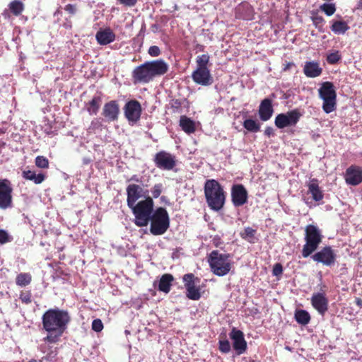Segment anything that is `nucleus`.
Masks as SVG:
<instances>
[{
	"mask_svg": "<svg viewBox=\"0 0 362 362\" xmlns=\"http://www.w3.org/2000/svg\"><path fill=\"white\" fill-rule=\"evenodd\" d=\"M248 194L245 187L241 184L233 185L231 188V200L235 207H239L247 202Z\"/></svg>",
	"mask_w": 362,
	"mask_h": 362,
	"instance_id": "2eb2a0df",
	"label": "nucleus"
},
{
	"mask_svg": "<svg viewBox=\"0 0 362 362\" xmlns=\"http://www.w3.org/2000/svg\"><path fill=\"white\" fill-rule=\"evenodd\" d=\"M209 57L207 54L198 56L197 58V68H207Z\"/></svg>",
	"mask_w": 362,
	"mask_h": 362,
	"instance_id": "4c0bfd02",
	"label": "nucleus"
},
{
	"mask_svg": "<svg viewBox=\"0 0 362 362\" xmlns=\"http://www.w3.org/2000/svg\"><path fill=\"white\" fill-rule=\"evenodd\" d=\"M283 272V267L281 264L277 263L274 266L272 274L274 276H280Z\"/></svg>",
	"mask_w": 362,
	"mask_h": 362,
	"instance_id": "de8ad7c7",
	"label": "nucleus"
},
{
	"mask_svg": "<svg viewBox=\"0 0 362 362\" xmlns=\"http://www.w3.org/2000/svg\"><path fill=\"white\" fill-rule=\"evenodd\" d=\"M9 8L15 16H18L23 10V4L21 1L15 0L10 3Z\"/></svg>",
	"mask_w": 362,
	"mask_h": 362,
	"instance_id": "f704fd0d",
	"label": "nucleus"
},
{
	"mask_svg": "<svg viewBox=\"0 0 362 362\" xmlns=\"http://www.w3.org/2000/svg\"><path fill=\"white\" fill-rule=\"evenodd\" d=\"M168 64L162 59L147 62L134 69L132 76L135 83H147L158 76L165 74Z\"/></svg>",
	"mask_w": 362,
	"mask_h": 362,
	"instance_id": "f257e3e1",
	"label": "nucleus"
},
{
	"mask_svg": "<svg viewBox=\"0 0 362 362\" xmlns=\"http://www.w3.org/2000/svg\"><path fill=\"white\" fill-rule=\"evenodd\" d=\"M95 37L98 42L101 45H106L115 40V35L110 28L99 30Z\"/></svg>",
	"mask_w": 362,
	"mask_h": 362,
	"instance_id": "b1692460",
	"label": "nucleus"
},
{
	"mask_svg": "<svg viewBox=\"0 0 362 362\" xmlns=\"http://www.w3.org/2000/svg\"><path fill=\"white\" fill-rule=\"evenodd\" d=\"M273 112L272 100L269 98L264 99L259 107V115L261 120L264 122L269 120L272 117Z\"/></svg>",
	"mask_w": 362,
	"mask_h": 362,
	"instance_id": "4be33fe9",
	"label": "nucleus"
},
{
	"mask_svg": "<svg viewBox=\"0 0 362 362\" xmlns=\"http://www.w3.org/2000/svg\"><path fill=\"white\" fill-rule=\"evenodd\" d=\"M130 180L136 182H139V183H140V185H141V186H146V187L148 186V179L146 178L145 177H139L138 175H134L131 177Z\"/></svg>",
	"mask_w": 362,
	"mask_h": 362,
	"instance_id": "c03bdc74",
	"label": "nucleus"
},
{
	"mask_svg": "<svg viewBox=\"0 0 362 362\" xmlns=\"http://www.w3.org/2000/svg\"><path fill=\"white\" fill-rule=\"evenodd\" d=\"M256 230L250 228L246 227L243 232L240 233V236L243 239L247 240L250 243H255L257 241V238L255 236Z\"/></svg>",
	"mask_w": 362,
	"mask_h": 362,
	"instance_id": "c756f323",
	"label": "nucleus"
},
{
	"mask_svg": "<svg viewBox=\"0 0 362 362\" xmlns=\"http://www.w3.org/2000/svg\"><path fill=\"white\" fill-rule=\"evenodd\" d=\"M303 72L307 77L315 78L321 75L322 69L317 62H307L304 65Z\"/></svg>",
	"mask_w": 362,
	"mask_h": 362,
	"instance_id": "5701e85b",
	"label": "nucleus"
},
{
	"mask_svg": "<svg viewBox=\"0 0 362 362\" xmlns=\"http://www.w3.org/2000/svg\"><path fill=\"white\" fill-rule=\"evenodd\" d=\"M119 114V107L116 100H111L104 105L102 115L105 122H112L117 121Z\"/></svg>",
	"mask_w": 362,
	"mask_h": 362,
	"instance_id": "aec40b11",
	"label": "nucleus"
},
{
	"mask_svg": "<svg viewBox=\"0 0 362 362\" xmlns=\"http://www.w3.org/2000/svg\"><path fill=\"white\" fill-rule=\"evenodd\" d=\"M12 240L9 234L3 229H0V244H4Z\"/></svg>",
	"mask_w": 362,
	"mask_h": 362,
	"instance_id": "37998d69",
	"label": "nucleus"
},
{
	"mask_svg": "<svg viewBox=\"0 0 362 362\" xmlns=\"http://www.w3.org/2000/svg\"><path fill=\"white\" fill-rule=\"evenodd\" d=\"M12 188L8 180H0V209H6L11 206Z\"/></svg>",
	"mask_w": 362,
	"mask_h": 362,
	"instance_id": "4468645a",
	"label": "nucleus"
},
{
	"mask_svg": "<svg viewBox=\"0 0 362 362\" xmlns=\"http://www.w3.org/2000/svg\"><path fill=\"white\" fill-rule=\"evenodd\" d=\"M173 280L172 275L164 274L159 281L158 289L164 293H168L170 289L171 282Z\"/></svg>",
	"mask_w": 362,
	"mask_h": 362,
	"instance_id": "c85d7f7f",
	"label": "nucleus"
},
{
	"mask_svg": "<svg viewBox=\"0 0 362 362\" xmlns=\"http://www.w3.org/2000/svg\"><path fill=\"white\" fill-rule=\"evenodd\" d=\"M206 203L211 209L218 211L225 204L226 196L221 185L215 180H207L204 185Z\"/></svg>",
	"mask_w": 362,
	"mask_h": 362,
	"instance_id": "7ed1b4c3",
	"label": "nucleus"
},
{
	"mask_svg": "<svg viewBox=\"0 0 362 362\" xmlns=\"http://www.w3.org/2000/svg\"><path fill=\"white\" fill-rule=\"evenodd\" d=\"M180 126L182 127V129L187 134L194 133L196 130L194 122L186 116H182L180 117Z\"/></svg>",
	"mask_w": 362,
	"mask_h": 362,
	"instance_id": "bb28decb",
	"label": "nucleus"
},
{
	"mask_svg": "<svg viewBox=\"0 0 362 362\" xmlns=\"http://www.w3.org/2000/svg\"><path fill=\"white\" fill-rule=\"evenodd\" d=\"M346 182L352 186H356L362 182V167L358 165L349 166L345 172Z\"/></svg>",
	"mask_w": 362,
	"mask_h": 362,
	"instance_id": "a211bd4d",
	"label": "nucleus"
},
{
	"mask_svg": "<svg viewBox=\"0 0 362 362\" xmlns=\"http://www.w3.org/2000/svg\"><path fill=\"white\" fill-rule=\"evenodd\" d=\"M162 189H163L162 184L159 183V184L155 185L153 186V187L151 189L152 196L154 198H158L160 195V194L162 192Z\"/></svg>",
	"mask_w": 362,
	"mask_h": 362,
	"instance_id": "a18cd8bd",
	"label": "nucleus"
},
{
	"mask_svg": "<svg viewBox=\"0 0 362 362\" xmlns=\"http://www.w3.org/2000/svg\"><path fill=\"white\" fill-rule=\"evenodd\" d=\"M160 53V51L158 46H151L148 49V54L152 57H157Z\"/></svg>",
	"mask_w": 362,
	"mask_h": 362,
	"instance_id": "09e8293b",
	"label": "nucleus"
},
{
	"mask_svg": "<svg viewBox=\"0 0 362 362\" xmlns=\"http://www.w3.org/2000/svg\"><path fill=\"white\" fill-rule=\"evenodd\" d=\"M311 19H312V21H313L314 25L317 28H318V29L322 28V27L323 26L324 23H325V20L322 16L315 14L311 17Z\"/></svg>",
	"mask_w": 362,
	"mask_h": 362,
	"instance_id": "ea45409f",
	"label": "nucleus"
},
{
	"mask_svg": "<svg viewBox=\"0 0 362 362\" xmlns=\"http://www.w3.org/2000/svg\"><path fill=\"white\" fill-rule=\"evenodd\" d=\"M120 4L127 6H133L136 4L137 0H118Z\"/></svg>",
	"mask_w": 362,
	"mask_h": 362,
	"instance_id": "603ef678",
	"label": "nucleus"
},
{
	"mask_svg": "<svg viewBox=\"0 0 362 362\" xmlns=\"http://www.w3.org/2000/svg\"><path fill=\"white\" fill-rule=\"evenodd\" d=\"M70 320L67 312L60 310H49L42 317V323L45 329L50 332L61 335L66 327Z\"/></svg>",
	"mask_w": 362,
	"mask_h": 362,
	"instance_id": "f03ea898",
	"label": "nucleus"
},
{
	"mask_svg": "<svg viewBox=\"0 0 362 362\" xmlns=\"http://www.w3.org/2000/svg\"><path fill=\"white\" fill-rule=\"evenodd\" d=\"M349 28L347 23L341 21H334L331 27L332 31L338 35L344 34Z\"/></svg>",
	"mask_w": 362,
	"mask_h": 362,
	"instance_id": "7c9ffc66",
	"label": "nucleus"
},
{
	"mask_svg": "<svg viewBox=\"0 0 362 362\" xmlns=\"http://www.w3.org/2000/svg\"><path fill=\"white\" fill-rule=\"evenodd\" d=\"M92 329L95 332H99L103 329V324L100 319H95L92 322Z\"/></svg>",
	"mask_w": 362,
	"mask_h": 362,
	"instance_id": "49530a36",
	"label": "nucleus"
},
{
	"mask_svg": "<svg viewBox=\"0 0 362 362\" xmlns=\"http://www.w3.org/2000/svg\"><path fill=\"white\" fill-rule=\"evenodd\" d=\"M52 333V332H50V334L47 335V337L45 338V340H47L49 342H54L57 340V337L59 335L55 333L54 336H53Z\"/></svg>",
	"mask_w": 362,
	"mask_h": 362,
	"instance_id": "864d4df0",
	"label": "nucleus"
},
{
	"mask_svg": "<svg viewBox=\"0 0 362 362\" xmlns=\"http://www.w3.org/2000/svg\"><path fill=\"white\" fill-rule=\"evenodd\" d=\"M31 281V276L28 273H21L16 277V282L18 286H25Z\"/></svg>",
	"mask_w": 362,
	"mask_h": 362,
	"instance_id": "473e14b6",
	"label": "nucleus"
},
{
	"mask_svg": "<svg viewBox=\"0 0 362 362\" xmlns=\"http://www.w3.org/2000/svg\"><path fill=\"white\" fill-rule=\"evenodd\" d=\"M301 114L298 110H293L286 113H281L275 118V125L279 129L295 126L299 121Z\"/></svg>",
	"mask_w": 362,
	"mask_h": 362,
	"instance_id": "1a4fd4ad",
	"label": "nucleus"
},
{
	"mask_svg": "<svg viewBox=\"0 0 362 362\" xmlns=\"http://www.w3.org/2000/svg\"><path fill=\"white\" fill-rule=\"evenodd\" d=\"M356 302L357 305L362 307V300L361 298H356Z\"/></svg>",
	"mask_w": 362,
	"mask_h": 362,
	"instance_id": "6e6d98bb",
	"label": "nucleus"
},
{
	"mask_svg": "<svg viewBox=\"0 0 362 362\" xmlns=\"http://www.w3.org/2000/svg\"><path fill=\"white\" fill-rule=\"evenodd\" d=\"M311 303L321 315H324L328 310V300L323 293H313L311 297Z\"/></svg>",
	"mask_w": 362,
	"mask_h": 362,
	"instance_id": "412c9836",
	"label": "nucleus"
},
{
	"mask_svg": "<svg viewBox=\"0 0 362 362\" xmlns=\"http://www.w3.org/2000/svg\"><path fill=\"white\" fill-rule=\"evenodd\" d=\"M134 215V223L139 227L146 226L153 214V201L150 197L129 206Z\"/></svg>",
	"mask_w": 362,
	"mask_h": 362,
	"instance_id": "20e7f679",
	"label": "nucleus"
},
{
	"mask_svg": "<svg viewBox=\"0 0 362 362\" xmlns=\"http://www.w3.org/2000/svg\"><path fill=\"white\" fill-rule=\"evenodd\" d=\"M193 81L204 86H208L213 83L214 79L208 68H197L192 73Z\"/></svg>",
	"mask_w": 362,
	"mask_h": 362,
	"instance_id": "6ab92c4d",
	"label": "nucleus"
},
{
	"mask_svg": "<svg viewBox=\"0 0 362 362\" xmlns=\"http://www.w3.org/2000/svg\"><path fill=\"white\" fill-rule=\"evenodd\" d=\"M341 59V56L339 51H333L327 54V62L329 64H335Z\"/></svg>",
	"mask_w": 362,
	"mask_h": 362,
	"instance_id": "c9c22d12",
	"label": "nucleus"
},
{
	"mask_svg": "<svg viewBox=\"0 0 362 362\" xmlns=\"http://www.w3.org/2000/svg\"><path fill=\"white\" fill-rule=\"evenodd\" d=\"M320 9L328 16H332L336 11V7L334 4H323L320 6Z\"/></svg>",
	"mask_w": 362,
	"mask_h": 362,
	"instance_id": "e433bc0d",
	"label": "nucleus"
},
{
	"mask_svg": "<svg viewBox=\"0 0 362 362\" xmlns=\"http://www.w3.org/2000/svg\"><path fill=\"white\" fill-rule=\"evenodd\" d=\"M101 98L100 96H94L93 99L86 105V109L89 115H95L98 113L101 105Z\"/></svg>",
	"mask_w": 362,
	"mask_h": 362,
	"instance_id": "cd10ccee",
	"label": "nucleus"
},
{
	"mask_svg": "<svg viewBox=\"0 0 362 362\" xmlns=\"http://www.w3.org/2000/svg\"><path fill=\"white\" fill-rule=\"evenodd\" d=\"M295 319L298 323L305 325L309 323L310 316L307 311L304 310H299L296 311Z\"/></svg>",
	"mask_w": 362,
	"mask_h": 362,
	"instance_id": "2f4dec72",
	"label": "nucleus"
},
{
	"mask_svg": "<svg viewBox=\"0 0 362 362\" xmlns=\"http://www.w3.org/2000/svg\"><path fill=\"white\" fill-rule=\"evenodd\" d=\"M319 98L322 100V110L329 114L336 109L337 93L332 82L326 81L320 84L318 89Z\"/></svg>",
	"mask_w": 362,
	"mask_h": 362,
	"instance_id": "0eeeda50",
	"label": "nucleus"
},
{
	"mask_svg": "<svg viewBox=\"0 0 362 362\" xmlns=\"http://www.w3.org/2000/svg\"><path fill=\"white\" fill-rule=\"evenodd\" d=\"M150 232L154 235L164 234L170 226V218L165 209L158 207L151 216Z\"/></svg>",
	"mask_w": 362,
	"mask_h": 362,
	"instance_id": "6e6552de",
	"label": "nucleus"
},
{
	"mask_svg": "<svg viewBox=\"0 0 362 362\" xmlns=\"http://www.w3.org/2000/svg\"><path fill=\"white\" fill-rule=\"evenodd\" d=\"M312 258L314 261L325 266H331L335 262L336 255L331 247L327 246L313 255Z\"/></svg>",
	"mask_w": 362,
	"mask_h": 362,
	"instance_id": "dca6fc26",
	"label": "nucleus"
},
{
	"mask_svg": "<svg viewBox=\"0 0 362 362\" xmlns=\"http://www.w3.org/2000/svg\"><path fill=\"white\" fill-rule=\"evenodd\" d=\"M101 127H102L101 119L99 118H95L91 121L90 124L88 127V131H90V132L95 131L96 129H100Z\"/></svg>",
	"mask_w": 362,
	"mask_h": 362,
	"instance_id": "79ce46f5",
	"label": "nucleus"
},
{
	"mask_svg": "<svg viewBox=\"0 0 362 362\" xmlns=\"http://www.w3.org/2000/svg\"><path fill=\"white\" fill-rule=\"evenodd\" d=\"M153 160L157 168L164 170H172L176 165L175 156L165 151L157 153Z\"/></svg>",
	"mask_w": 362,
	"mask_h": 362,
	"instance_id": "9b49d317",
	"label": "nucleus"
},
{
	"mask_svg": "<svg viewBox=\"0 0 362 362\" xmlns=\"http://www.w3.org/2000/svg\"><path fill=\"white\" fill-rule=\"evenodd\" d=\"M250 362H255V361H251Z\"/></svg>",
	"mask_w": 362,
	"mask_h": 362,
	"instance_id": "13d9d810",
	"label": "nucleus"
},
{
	"mask_svg": "<svg viewBox=\"0 0 362 362\" xmlns=\"http://www.w3.org/2000/svg\"><path fill=\"white\" fill-rule=\"evenodd\" d=\"M292 65H293V64H292V63H288V64L286 65V66L284 68V70H287V69L289 68V66H292Z\"/></svg>",
	"mask_w": 362,
	"mask_h": 362,
	"instance_id": "4d7b16f0",
	"label": "nucleus"
},
{
	"mask_svg": "<svg viewBox=\"0 0 362 362\" xmlns=\"http://www.w3.org/2000/svg\"><path fill=\"white\" fill-rule=\"evenodd\" d=\"M243 127L248 131L252 132H257L259 131L260 125L255 120L252 119H245L243 122Z\"/></svg>",
	"mask_w": 362,
	"mask_h": 362,
	"instance_id": "72a5a7b5",
	"label": "nucleus"
},
{
	"mask_svg": "<svg viewBox=\"0 0 362 362\" xmlns=\"http://www.w3.org/2000/svg\"><path fill=\"white\" fill-rule=\"evenodd\" d=\"M273 132H274L273 128L270 127H268L266 128V129L264 131V133L268 136H270L271 135L273 134Z\"/></svg>",
	"mask_w": 362,
	"mask_h": 362,
	"instance_id": "5fc2aeb1",
	"label": "nucleus"
},
{
	"mask_svg": "<svg viewBox=\"0 0 362 362\" xmlns=\"http://www.w3.org/2000/svg\"><path fill=\"white\" fill-rule=\"evenodd\" d=\"M35 163L37 167L40 168H47L49 166L47 158L41 156H38L35 158Z\"/></svg>",
	"mask_w": 362,
	"mask_h": 362,
	"instance_id": "58836bf2",
	"label": "nucleus"
},
{
	"mask_svg": "<svg viewBox=\"0 0 362 362\" xmlns=\"http://www.w3.org/2000/svg\"><path fill=\"white\" fill-rule=\"evenodd\" d=\"M320 230L316 226L310 224L305 229V243L303 247L302 255L303 257H309L315 252L322 240Z\"/></svg>",
	"mask_w": 362,
	"mask_h": 362,
	"instance_id": "423d86ee",
	"label": "nucleus"
},
{
	"mask_svg": "<svg viewBox=\"0 0 362 362\" xmlns=\"http://www.w3.org/2000/svg\"><path fill=\"white\" fill-rule=\"evenodd\" d=\"M208 261L211 272L216 276H226L231 269L232 263L228 254L214 250L210 253Z\"/></svg>",
	"mask_w": 362,
	"mask_h": 362,
	"instance_id": "39448f33",
	"label": "nucleus"
},
{
	"mask_svg": "<svg viewBox=\"0 0 362 362\" xmlns=\"http://www.w3.org/2000/svg\"><path fill=\"white\" fill-rule=\"evenodd\" d=\"M219 350L223 353H228L230 351V344L228 340L219 341Z\"/></svg>",
	"mask_w": 362,
	"mask_h": 362,
	"instance_id": "a19ab883",
	"label": "nucleus"
},
{
	"mask_svg": "<svg viewBox=\"0 0 362 362\" xmlns=\"http://www.w3.org/2000/svg\"><path fill=\"white\" fill-rule=\"evenodd\" d=\"M146 186H141L140 185L132 184L127 187V205L128 206H133L136 201L142 197L145 199L148 196L149 191Z\"/></svg>",
	"mask_w": 362,
	"mask_h": 362,
	"instance_id": "9d476101",
	"label": "nucleus"
},
{
	"mask_svg": "<svg viewBox=\"0 0 362 362\" xmlns=\"http://www.w3.org/2000/svg\"><path fill=\"white\" fill-rule=\"evenodd\" d=\"M308 192L311 194L313 199L316 201H320L323 198L322 191L320 189L316 180H312L308 184Z\"/></svg>",
	"mask_w": 362,
	"mask_h": 362,
	"instance_id": "a878e982",
	"label": "nucleus"
},
{
	"mask_svg": "<svg viewBox=\"0 0 362 362\" xmlns=\"http://www.w3.org/2000/svg\"><path fill=\"white\" fill-rule=\"evenodd\" d=\"M64 10L70 14H75L76 12V7L73 4H67L64 7Z\"/></svg>",
	"mask_w": 362,
	"mask_h": 362,
	"instance_id": "8fccbe9b",
	"label": "nucleus"
},
{
	"mask_svg": "<svg viewBox=\"0 0 362 362\" xmlns=\"http://www.w3.org/2000/svg\"><path fill=\"white\" fill-rule=\"evenodd\" d=\"M124 116L129 124L136 123L141 115V106L136 100H132L127 102L124 107Z\"/></svg>",
	"mask_w": 362,
	"mask_h": 362,
	"instance_id": "ddd939ff",
	"label": "nucleus"
},
{
	"mask_svg": "<svg viewBox=\"0 0 362 362\" xmlns=\"http://www.w3.org/2000/svg\"><path fill=\"white\" fill-rule=\"evenodd\" d=\"M183 281L186 288V295L188 298L197 300L200 298L201 294L197 286L199 279L195 278L192 274H187L183 276Z\"/></svg>",
	"mask_w": 362,
	"mask_h": 362,
	"instance_id": "f8f14e48",
	"label": "nucleus"
},
{
	"mask_svg": "<svg viewBox=\"0 0 362 362\" xmlns=\"http://www.w3.org/2000/svg\"><path fill=\"white\" fill-rule=\"evenodd\" d=\"M21 300L25 303H30L31 302V296L28 293H22L20 297Z\"/></svg>",
	"mask_w": 362,
	"mask_h": 362,
	"instance_id": "3c124183",
	"label": "nucleus"
},
{
	"mask_svg": "<svg viewBox=\"0 0 362 362\" xmlns=\"http://www.w3.org/2000/svg\"><path fill=\"white\" fill-rule=\"evenodd\" d=\"M229 336L233 341V346L237 354H243L247 349V342L245 340L243 332L233 328Z\"/></svg>",
	"mask_w": 362,
	"mask_h": 362,
	"instance_id": "f3484780",
	"label": "nucleus"
},
{
	"mask_svg": "<svg viewBox=\"0 0 362 362\" xmlns=\"http://www.w3.org/2000/svg\"><path fill=\"white\" fill-rule=\"evenodd\" d=\"M22 176L25 180L33 181L35 184H40L45 179V174H43V173L36 174L35 171H32L30 170H23V173H22Z\"/></svg>",
	"mask_w": 362,
	"mask_h": 362,
	"instance_id": "393cba45",
	"label": "nucleus"
}]
</instances>
